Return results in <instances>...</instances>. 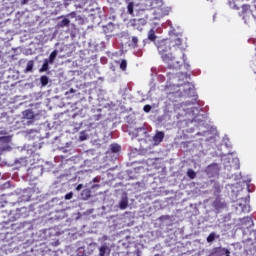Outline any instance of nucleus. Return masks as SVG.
Returning <instances> with one entry per match:
<instances>
[{
  "mask_svg": "<svg viewBox=\"0 0 256 256\" xmlns=\"http://www.w3.org/2000/svg\"><path fill=\"white\" fill-rule=\"evenodd\" d=\"M168 82L165 86V93L168 95L169 99L171 97H188L191 101H186L185 103L174 104L175 118L173 121H178V123H185L186 133H195L196 137H201L200 141H205L206 143H215L217 141V136L209 130V124H207V114L201 113L199 107L194 106L197 103V96L195 94V86L189 82L184 84H176L175 81H180L181 79H187V73L180 72L175 74L173 72H167Z\"/></svg>",
  "mask_w": 256,
  "mask_h": 256,
  "instance_id": "nucleus-1",
  "label": "nucleus"
},
{
  "mask_svg": "<svg viewBox=\"0 0 256 256\" xmlns=\"http://www.w3.org/2000/svg\"><path fill=\"white\" fill-rule=\"evenodd\" d=\"M168 25L170 27L169 38L158 40L155 42L158 54L160 55L162 61L168 65V69H179L181 67V62L175 61V55L171 52V49H180L183 51L185 46H183V40H181V36L175 33L173 25L171 21H168Z\"/></svg>",
  "mask_w": 256,
  "mask_h": 256,
  "instance_id": "nucleus-2",
  "label": "nucleus"
},
{
  "mask_svg": "<svg viewBox=\"0 0 256 256\" xmlns=\"http://www.w3.org/2000/svg\"><path fill=\"white\" fill-rule=\"evenodd\" d=\"M21 211H25V208H21V209H16L15 212L9 210V211H2L0 213V217H2V219H4L3 223H5L6 225L13 222V221H17V219L21 218Z\"/></svg>",
  "mask_w": 256,
  "mask_h": 256,
  "instance_id": "nucleus-3",
  "label": "nucleus"
},
{
  "mask_svg": "<svg viewBox=\"0 0 256 256\" xmlns=\"http://www.w3.org/2000/svg\"><path fill=\"white\" fill-rule=\"evenodd\" d=\"M163 5V0H143L140 3L139 9L135 8L138 13L142 11H151V9H155V7H161Z\"/></svg>",
  "mask_w": 256,
  "mask_h": 256,
  "instance_id": "nucleus-4",
  "label": "nucleus"
},
{
  "mask_svg": "<svg viewBox=\"0 0 256 256\" xmlns=\"http://www.w3.org/2000/svg\"><path fill=\"white\" fill-rule=\"evenodd\" d=\"M26 133H27V139H29L30 141H35L34 147H36L37 149H41V143L37 144V141H41V139H43V136H41V131L31 129V130H26Z\"/></svg>",
  "mask_w": 256,
  "mask_h": 256,
  "instance_id": "nucleus-5",
  "label": "nucleus"
},
{
  "mask_svg": "<svg viewBox=\"0 0 256 256\" xmlns=\"http://www.w3.org/2000/svg\"><path fill=\"white\" fill-rule=\"evenodd\" d=\"M222 161L224 163V169L226 171H231V169H239L240 163H239V158H227L224 156L222 158Z\"/></svg>",
  "mask_w": 256,
  "mask_h": 256,
  "instance_id": "nucleus-6",
  "label": "nucleus"
},
{
  "mask_svg": "<svg viewBox=\"0 0 256 256\" xmlns=\"http://www.w3.org/2000/svg\"><path fill=\"white\" fill-rule=\"evenodd\" d=\"M147 19H149V14L146 13L143 18H134L130 21V25L137 29V31H143V27L147 25Z\"/></svg>",
  "mask_w": 256,
  "mask_h": 256,
  "instance_id": "nucleus-7",
  "label": "nucleus"
},
{
  "mask_svg": "<svg viewBox=\"0 0 256 256\" xmlns=\"http://www.w3.org/2000/svg\"><path fill=\"white\" fill-rule=\"evenodd\" d=\"M34 193H35V190L33 188H28L20 191L19 196H14V197H17L18 199L17 203H23V201H31V198L33 197Z\"/></svg>",
  "mask_w": 256,
  "mask_h": 256,
  "instance_id": "nucleus-8",
  "label": "nucleus"
},
{
  "mask_svg": "<svg viewBox=\"0 0 256 256\" xmlns=\"http://www.w3.org/2000/svg\"><path fill=\"white\" fill-rule=\"evenodd\" d=\"M42 175H43L42 166H35L27 170V177L31 181H35V179H39V177H41Z\"/></svg>",
  "mask_w": 256,
  "mask_h": 256,
  "instance_id": "nucleus-9",
  "label": "nucleus"
},
{
  "mask_svg": "<svg viewBox=\"0 0 256 256\" xmlns=\"http://www.w3.org/2000/svg\"><path fill=\"white\" fill-rule=\"evenodd\" d=\"M242 201V202H241ZM241 201H237L235 204V209L238 213H249L251 211L248 198H242Z\"/></svg>",
  "mask_w": 256,
  "mask_h": 256,
  "instance_id": "nucleus-10",
  "label": "nucleus"
},
{
  "mask_svg": "<svg viewBox=\"0 0 256 256\" xmlns=\"http://www.w3.org/2000/svg\"><path fill=\"white\" fill-rule=\"evenodd\" d=\"M133 137L138 139V141H143V139L147 138V129L144 127L136 128L133 131Z\"/></svg>",
  "mask_w": 256,
  "mask_h": 256,
  "instance_id": "nucleus-11",
  "label": "nucleus"
},
{
  "mask_svg": "<svg viewBox=\"0 0 256 256\" xmlns=\"http://www.w3.org/2000/svg\"><path fill=\"white\" fill-rule=\"evenodd\" d=\"M118 207L121 211H125L129 207V196H127V193L123 192L121 194Z\"/></svg>",
  "mask_w": 256,
  "mask_h": 256,
  "instance_id": "nucleus-12",
  "label": "nucleus"
},
{
  "mask_svg": "<svg viewBox=\"0 0 256 256\" xmlns=\"http://www.w3.org/2000/svg\"><path fill=\"white\" fill-rule=\"evenodd\" d=\"M206 173L209 175V177H215L216 175H219V164H210L206 168Z\"/></svg>",
  "mask_w": 256,
  "mask_h": 256,
  "instance_id": "nucleus-13",
  "label": "nucleus"
},
{
  "mask_svg": "<svg viewBox=\"0 0 256 256\" xmlns=\"http://www.w3.org/2000/svg\"><path fill=\"white\" fill-rule=\"evenodd\" d=\"M98 251H99V254H98L99 256H108L111 253V248L109 247V244L104 243L98 248Z\"/></svg>",
  "mask_w": 256,
  "mask_h": 256,
  "instance_id": "nucleus-14",
  "label": "nucleus"
},
{
  "mask_svg": "<svg viewBox=\"0 0 256 256\" xmlns=\"http://www.w3.org/2000/svg\"><path fill=\"white\" fill-rule=\"evenodd\" d=\"M163 139H165V132L163 131H157L156 134L153 136V141L155 145H159V143H162Z\"/></svg>",
  "mask_w": 256,
  "mask_h": 256,
  "instance_id": "nucleus-15",
  "label": "nucleus"
},
{
  "mask_svg": "<svg viewBox=\"0 0 256 256\" xmlns=\"http://www.w3.org/2000/svg\"><path fill=\"white\" fill-rule=\"evenodd\" d=\"M213 207H215V209H225L226 204H225V200L221 199V198H216L215 201L213 202Z\"/></svg>",
  "mask_w": 256,
  "mask_h": 256,
  "instance_id": "nucleus-16",
  "label": "nucleus"
},
{
  "mask_svg": "<svg viewBox=\"0 0 256 256\" xmlns=\"http://www.w3.org/2000/svg\"><path fill=\"white\" fill-rule=\"evenodd\" d=\"M155 39H157V36L155 35V29H151L148 32V39H144L143 43H144V45H147V43H149V41H155Z\"/></svg>",
  "mask_w": 256,
  "mask_h": 256,
  "instance_id": "nucleus-17",
  "label": "nucleus"
},
{
  "mask_svg": "<svg viewBox=\"0 0 256 256\" xmlns=\"http://www.w3.org/2000/svg\"><path fill=\"white\" fill-rule=\"evenodd\" d=\"M16 167H25L27 165V157H21L14 161Z\"/></svg>",
  "mask_w": 256,
  "mask_h": 256,
  "instance_id": "nucleus-18",
  "label": "nucleus"
},
{
  "mask_svg": "<svg viewBox=\"0 0 256 256\" xmlns=\"http://www.w3.org/2000/svg\"><path fill=\"white\" fill-rule=\"evenodd\" d=\"M115 31V24L109 22L106 26H103V32L107 35L109 33H113Z\"/></svg>",
  "mask_w": 256,
  "mask_h": 256,
  "instance_id": "nucleus-19",
  "label": "nucleus"
},
{
  "mask_svg": "<svg viewBox=\"0 0 256 256\" xmlns=\"http://www.w3.org/2000/svg\"><path fill=\"white\" fill-rule=\"evenodd\" d=\"M243 20L245 23H247V20L245 19V15H251V6L249 5H243L242 6V14Z\"/></svg>",
  "mask_w": 256,
  "mask_h": 256,
  "instance_id": "nucleus-20",
  "label": "nucleus"
},
{
  "mask_svg": "<svg viewBox=\"0 0 256 256\" xmlns=\"http://www.w3.org/2000/svg\"><path fill=\"white\" fill-rule=\"evenodd\" d=\"M241 223L242 225H245V227L249 228V227H253V218L247 216L244 217L243 219H241Z\"/></svg>",
  "mask_w": 256,
  "mask_h": 256,
  "instance_id": "nucleus-21",
  "label": "nucleus"
},
{
  "mask_svg": "<svg viewBox=\"0 0 256 256\" xmlns=\"http://www.w3.org/2000/svg\"><path fill=\"white\" fill-rule=\"evenodd\" d=\"M230 251L226 248L219 249L216 253L212 254L211 256H231Z\"/></svg>",
  "mask_w": 256,
  "mask_h": 256,
  "instance_id": "nucleus-22",
  "label": "nucleus"
},
{
  "mask_svg": "<svg viewBox=\"0 0 256 256\" xmlns=\"http://www.w3.org/2000/svg\"><path fill=\"white\" fill-rule=\"evenodd\" d=\"M139 45V38L137 36H133L131 42L129 43V47L132 49H137Z\"/></svg>",
  "mask_w": 256,
  "mask_h": 256,
  "instance_id": "nucleus-23",
  "label": "nucleus"
},
{
  "mask_svg": "<svg viewBox=\"0 0 256 256\" xmlns=\"http://www.w3.org/2000/svg\"><path fill=\"white\" fill-rule=\"evenodd\" d=\"M59 51L54 50L53 52H51L49 58H48V62L50 63V65H53V63H55V59H57V55H58Z\"/></svg>",
  "mask_w": 256,
  "mask_h": 256,
  "instance_id": "nucleus-24",
  "label": "nucleus"
},
{
  "mask_svg": "<svg viewBox=\"0 0 256 256\" xmlns=\"http://www.w3.org/2000/svg\"><path fill=\"white\" fill-rule=\"evenodd\" d=\"M33 67H35V63L33 62V60L28 61L24 73H33Z\"/></svg>",
  "mask_w": 256,
  "mask_h": 256,
  "instance_id": "nucleus-25",
  "label": "nucleus"
},
{
  "mask_svg": "<svg viewBox=\"0 0 256 256\" xmlns=\"http://www.w3.org/2000/svg\"><path fill=\"white\" fill-rule=\"evenodd\" d=\"M70 24L71 20H69V18H63L60 22H58V27H69Z\"/></svg>",
  "mask_w": 256,
  "mask_h": 256,
  "instance_id": "nucleus-26",
  "label": "nucleus"
},
{
  "mask_svg": "<svg viewBox=\"0 0 256 256\" xmlns=\"http://www.w3.org/2000/svg\"><path fill=\"white\" fill-rule=\"evenodd\" d=\"M215 239H219V234H217L215 232H211L209 234V236L207 237L206 241H207V243H213V241H215Z\"/></svg>",
  "mask_w": 256,
  "mask_h": 256,
  "instance_id": "nucleus-27",
  "label": "nucleus"
},
{
  "mask_svg": "<svg viewBox=\"0 0 256 256\" xmlns=\"http://www.w3.org/2000/svg\"><path fill=\"white\" fill-rule=\"evenodd\" d=\"M49 64H51V63L49 62V59H45L43 65H42V67H41L40 70H39V72H40V73H45V71H49Z\"/></svg>",
  "mask_w": 256,
  "mask_h": 256,
  "instance_id": "nucleus-28",
  "label": "nucleus"
},
{
  "mask_svg": "<svg viewBox=\"0 0 256 256\" xmlns=\"http://www.w3.org/2000/svg\"><path fill=\"white\" fill-rule=\"evenodd\" d=\"M23 115L25 119H35V113L33 112V110H25L23 112Z\"/></svg>",
  "mask_w": 256,
  "mask_h": 256,
  "instance_id": "nucleus-29",
  "label": "nucleus"
},
{
  "mask_svg": "<svg viewBox=\"0 0 256 256\" xmlns=\"http://www.w3.org/2000/svg\"><path fill=\"white\" fill-rule=\"evenodd\" d=\"M89 197H91V190L89 189H84L81 193V198L84 200V201H87V199H89Z\"/></svg>",
  "mask_w": 256,
  "mask_h": 256,
  "instance_id": "nucleus-30",
  "label": "nucleus"
},
{
  "mask_svg": "<svg viewBox=\"0 0 256 256\" xmlns=\"http://www.w3.org/2000/svg\"><path fill=\"white\" fill-rule=\"evenodd\" d=\"M95 249H97V243H90L87 246L86 253H88V255H91V253H93V251H95Z\"/></svg>",
  "mask_w": 256,
  "mask_h": 256,
  "instance_id": "nucleus-31",
  "label": "nucleus"
},
{
  "mask_svg": "<svg viewBox=\"0 0 256 256\" xmlns=\"http://www.w3.org/2000/svg\"><path fill=\"white\" fill-rule=\"evenodd\" d=\"M40 83H41L42 87H47V85L49 84V77H47V75L41 76Z\"/></svg>",
  "mask_w": 256,
  "mask_h": 256,
  "instance_id": "nucleus-32",
  "label": "nucleus"
},
{
  "mask_svg": "<svg viewBox=\"0 0 256 256\" xmlns=\"http://www.w3.org/2000/svg\"><path fill=\"white\" fill-rule=\"evenodd\" d=\"M77 256H89L85 247L81 246L77 249Z\"/></svg>",
  "mask_w": 256,
  "mask_h": 256,
  "instance_id": "nucleus-33",
  "label": "nucleus"
},
{
  "mask_svg": "<svg viewBox=\"0 0 256 256\" xmlns=\"http://www.w3.org/2000/svg\"><path fill=\"white\" fill-rule=\"evenodd\" d=\"M110 151L111 153H119V151H121V146H119V144H111Z\"/></svg>",
  "mask_w": 256,
  "mask_h": 256,
  "instance_id": "nucleus-34",
  "label": "nucleus"
},
{
  "mask_svg": "<svg viewBox=\"0 0 256 256\" xmlns=\"http://www.w3.org/2000/svg\"><path fill=\"white\" fill-rule=\"evenodd\" d=\"M134 9H135V4L133 2H129L127 5V11L129 15H133Z\"/></svg>",
  "mask_w": 256,
  "mask_h": 256,
  "instance_id": "nucleus-35",
  "label": "nucleus"
},
{
  "mask_svg": "<svg viewBox=\"0 0 256 256\" xmlns=\"http://www.w3.org/2000/svg\"><path fill=\"white\" fill-rule=\"evenodd\" d=\"M187 176L189 177V179H195L197 177V173L193 171V169H189L187 171Z\"/></svg>",
  "mask_w": 256,
  "mask_h": 256,
  "instance_id": "nucleus-36",
  "label": "nucleus"
},
{
  "mask_svg": "<svg viewBox=\"0 0 256 256\" xmlns=\"http://www.w3.org/2000/svg\"><path fill=\"white\" fill-rule=\"evenodd\" d=\"M120 69L122 71H126L127 69V60H122L121 63H120Z\"/></svg>",
  "mask_w": 256,
  "mask_h": 256,
  "instance_id": "nucleus-37",
  "label": "nucleus"
},
{
  "mask_svg": "<svg viewBox=\"0 0 256 256\" xmlns=\"http://www.w3.org/2000/svg\"><path fill=\"white\" fill-rule=\"evenodd\" d=\"M235 1L236 0H228L231 9H237V4H235Z\"/></svg>",
  "mask_w": 256,
  "mask_h": 256,
  "instance_id": "nucleus-38",
  "label": "nucleus"
},
{
  "mask_svg": "<svg viewBox=\"0 0 256 256\" xmlns=\"http://www.w3.org/2000/svg\"><path fill=\"white\" fill-rule=\"evenodd\" d=\"M74 93H77V90L71 88L68 92H66V95L68 97H73Z\"/></svg>",
  "mask_w": 256,
  "mask_h": 256,
  "instance_id": "nucleus-39",
  "label": "nucleus"
},
{
  "mask_svg": "<svg viewBox=\"0 0 256 256\" xmlns=\"http://www.w3.org/2000/svg\"><path fill=\"white\" fill-rule=\"evenodd\" d=\"M65 218V211L58 212L56 215V219H64Z\"/></svg>",
  "mask_w": 256,
  "mask_h": 256,
  "instance_id": "nucleus-40",
  "label": "nucleus"
},
{
  "mask_svg": "<svg viewBox=\"0 0 256 256\" xmlns=\"http://www.w3.org/2000/svg\"><path fill=\"white\" fill-rule=\"evenodd\" d=\"M87 134H85V132H81L80 133V137H79V139H80V141H87Z\"/></svg>",
  "mask_w": 256,
  "mask_h": 256,
  "instance_id": "nucleus-41",
  "label": "nucleus"
},
{
  "mask_svg": "<svg viewBox=\"0 0 256 256\" xmlns=\"http://www.w3.org/2000/svg\"><path fill=\"white\" fill-rule=\"evenodd\" d=\"M64 199H66V201H70V199H73V192H69L64 196Z\"/></svg>",
  "mask_w": 256,
  "mask_h": 256,
  "instance_id": "nucleus-42",
  "label": "nucleus"
},
{
  "mask_svg": "<svg viewBox=\"0 0 256 256\" xmlns=\"http://www.w3.org/2000/svg\"><path fill=\"white\" fill-rule=\"evenodd\" d=\"M151 109H152L151 105H145V106L143 107V111H144L145 113H150V112H151Z\"/></svg>",
  "mask_w": 256,
  "mask_h": 256,
  "instance_id": "nucleus-43",
  "label": "nucleus"
},
{
  "mask_svg": "<svg viewBox=\"0 0 256 256\" xmlns=\"http://www.w3.org/2000/svg\"><path fill=\"white\" fill-rule=\"evenodd\" d=\"M251 67H252L254 73H256V54H255L254 60H252V65H251Z\"/></svg>",
  "mask_w": 256,
  "mask_h": 256,
  "instance_id": "nucleus-44",
  "label": "nucleus"
},
{
  "mask_svg": "<svg viewBox=\"0 0 256 256\" xmlns=\"http://www.w3.org/2000/svg\"><path fill=\"white\" fill-rule=\"evenodd\" d=\"M83 189V184H79L76 186V191H81Z\"/></svg>",
  "mask_w": 256,
  "mask_h": 256,
  "instance_id": "nucleus-45",
  "label": "nucleus"
},
{
  "mask_svg": "<svg viewBox=\"0 0 256 256\" xmlns=\"http://www.w3.org/2000/svg\"><path fill=\"white\" fill-rule=\"evenodd\" d=\"M94 121H99L101 119V115L93 116Z\"/></svg>",
  "mask_w": 256,
  "mask_h": 256,
  "instance_id": "nucleus-46",
  "label": "nucleus"
},
{
  "mask_svg": "<svg viewBox=\"0 0 256 256\" xmlns=\"http://www.w3.org/2000/svg\"><path fill=\"white\" fill-rule=\"evenodd\" d=\"M75 15H76V13H75V12H72V13L68 14L67 17H72V18H74Z\"/></svg>",
  "mask_w": 256,
  "mask_h": 256,
  "instance_id": "nucleus-47",
  "label": "nucleus"
},
{
  "mask_svg": "<svg viewBox=\"0 0 256 256\" xmlns=\"http://www.w3.org/2000/svg\"><path fill=\"white\" fill-rule=\"evenodd\" d=\"M29 3V0H22L21 5H27Z\"/></svg>",
  "mask_w": 256,
  "mask_h": 256,
  "instance_id": "nucleus-48",
  "label": "nucleus"
},
{
  "mask_svg": "<svg viewBox=\"0 0 256 256\" xmlns=\"http://www.w3.org/2000/svg\"><path fill=\"white\" fill-rule=\"evenodd\" d=\"M182 59H183L184 63H185V61H187V58L185 57V52H182Z\"/></svg>",
  "mask_w": 256,
  "mask_h": 256,
  "instance_id": "nucleus-49",
  "label": "nucleus"
},
{
  "mask_svg": "<svg viewBox=\"0 0 256 256\" xmlns=\"http://www.w3.org/2000/svg\"><path fill=\"white\" fill-rule=\"evenodd\" d=\"M227 141H228L227 138H224L225 146H226V147H231V145H229V144L227 143Z\"/></svg>",
  "mask_w": 256,
  "mask_h": 256,
  "instance_id": "nucleus-50",
  "label": "nucleus"
},
{
  "mask_svg": "<svg viewBox=\"0 0 256 256\" xmlns=\"http://www.w3.org/2000/svg\"><path fill=\"white\" fill-rule=\"evenodd\" d=\"M163 219H169V216H160V221H163Z\"/></svg>",
  "mask_w": 256,
  "mask_h": 256,
  "instance_id": "nucleus-51",
  "label": "nucleus"
},
{
  "mask_svg": "<svg viewBox=\"0 0 256 256\" xmlns=\"http://www.w3.org/2000/svg\"><path fill=\"white\" fill-rule=\"evenodd\" d=\"M159 79H160V81H164L165 80V76L159 75Z\"/></svg>",
  "mask_w": 256,
  "mask_h": 256,
  "instance_id": "nucleus-52",
  "label": "nucleus"
},
{
  "mask_svg": "<svg viewBox=\"0 0 256 256\" xmlns=\"http://www.w3.org/2000/svg\"><path fill=\"white\" fill-rule=\"evenodd\" d=\"M97 188H99V184L92 185V189H97Z\"/></svg>",
  "mask_w": 256,
  "mask_h": 256,
  "instance_id": "nucleus-53",
  "label": "nucleus"
},
{
  "mask_svg": "<svg viewBox=\"0 0 256 256\" xmlns=\"http://www.w3.org/2000/svg\"><path fill=\"white\" fill-rule=\"evenodd\" d=\"M167 117H168V121H171V118H172L173 116H164L165 119H167Z\"/></svg>",
  "mask_w": 256,
  "mask_h": 256,
  "instance_id": "nucleus-54",
  "label": "nucleus"
},
{
  "mask_svg": "<svg viewBox=\"0 0 256 256\" xmlns=\"http://www.w3.org/2000/svg\"><path fill=\"white\" fill-rule=\"evenodd\" d=\"M248 192L251 193V185L248 184Z\"/></svg>",
  "mask_w": 256,
  "mask_h": 256,
  "instance_id": "nucleus-55",
  "label": "nucleus"
},
{
  "mask_svg": "<svg viewBox=\"0 0 256 256\" xmlns=\"http://www.w3.org/2000/svg\"><path fill=\"white\" fill-rule=\"evenodd\" d=\"M97 181H99L98 178H94V179H93V182H94V183H97Z\"/></svg>",
  "mask_w": 256,
  "mask_h": 256,
  "instance_id": "nucleus-56",
  "label": "nucleus"
},
{
  "mask_svg": "<svg viewBox=\"0 0 256 256\" xmlns=\"http://www.w3.org/2000/svg\"><path fill=\"white\" fill-rule=\"evenodd\" d=\"M224 221H229V216L224 218Z\"/></svg>",
  "mask_w": 256,
  "mask_h": 256,
  "instance_id": "nucleus-57",
  "label": "nucleus"
},
{
  "mask_svg": "<svg viewBox=\"0 0 256 256\" xmlns=\"http://www.w3.org/2000/svg\"><path fill=\"white\" fill-rule=\"evenodd\" d=\"M209 3H213V1H215V0H207Z\"/></svg>",
  "mask_w": 256,
  "mask_h": 256,
  "instance_id": "nucleus-58",
  "label": "nucleus"
},
{
  "mask_svg": "<svg viewBox=\"0 0 256 256\" xmlns=\"http://www.w3.org/2000/svg\"><path fill=\"white\" fill-rule=\"evenodd\" d=\"M159 11H161V9H157V10L155 11V13H159Z\"/></svg>",
  "mask_w": 256,
  "mask_h": 256,
  "instance_id": "nucleus-59",
  "label": "nucleus"
},
{
  "mask_svg": "<svg viewBox=\"0 0 256 256\" xmlns=\"http://www.w3.org/2000/svg\"><path fill=\"white\" fill-rule=\"evenodd\" d=\"M17 202H13L12 204L15 205Z\"/></svg>",
  "mask_w": 256,
  "mask_h": 256,
  "instance_id": "nucleus-60",
  "label": "nucleus"
},
{
  "mask_svg": "<svg viewBox=\"0 0 256 256\" xmlns=\"http://www.w3.org/2000/svg\"><path fill=\"white\" fill-rule=\"evenodd\" d=\"M138 56H141V52H140V54H137Z\"/></svg>",
  "mask_w": 256,
  "mask_h": 256,
  "instance_id": "nucleus-61",
  "label": "nucleus"
},
{
  "mask_svg": "<svg viewBox=\"0 0 256 256\" xmlns=\"http://www.w3.org/2000/svg\"><path fill=\"white\" fill-rule=\"evenodd\" d=\"M254 1V3H256V0H253Z\"/></svg>",
  "mask_w": 256,
  "mask_h": 256,
  "instance_id": "nucleus-62",
  "label": "nucleus"
}]
</instances>
